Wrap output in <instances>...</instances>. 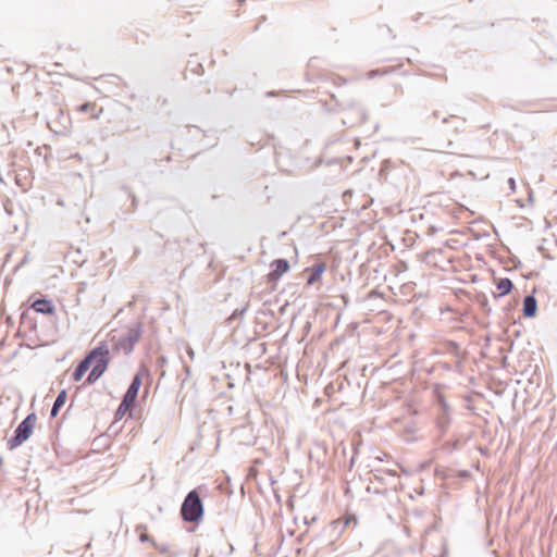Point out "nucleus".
I'll return each mask as SVG.
<instances>
[{"instance_id": "obj_23", "label": "nucleus", "mask_w": 557, "mask_h": 557, "mask_svg": "<svg viewBox=\"0 0 557 557\" xmlns=\"http://www.w3.org/2000/svg\"><path fill=\"white\" fill-rule=\"evenodd\" d=\"M184 370H185V373H186V377H188L190 375V368L187 366V364H184ZM187 379H185L183 382H182V385L185 384V381Z\"/></svg>"}, {"instance_id": "obj_21", "label": "nucleus", "mask_w": 557, "mask_h": 557, "mask_svg": "<svg viewBox=\"0 0 557 557\" xmlns=\"http://www.w3.org/2000/svg\"><path fill=\"white\" fill-rule=\"evenodd\" d=\"M508 185H509V188H510L512 191H515V190H516V181H515V178H513V177H510V178L508 180Z\"/></svg>"}, {"instance_id": "obj_28", "label": "nucleus", "mask_w": 557, "mask_h": 557, "mask_svg": "<svg viewBox=\"0 0 557 557\" xmlns=\"http://www.w3.org/2000/svg\"><path fill=\"white\" fill-rule=\"evenodd\" d=\"M3 463V459L2 457H0V466Z\"/></svg>"}, {"instance_id": "obj_13", "label": "nucleus", "mask_w": 557, "mask_h": 557, "mask_svg": "<svg viewBox=\"0 0 557 557\" xmlns=\"http://www.w3.org/2000/svg\"><path fill=\"white\" fill-rule=\"evenodd\" d=\"M66 397H67V394H66V391L65 389H62L57 398L54 399V403L52 405V408L50 410V417L51 418H55L60 411V409L64 406L65 401H66Z\"/></svg>"}, {"instance_id": "obj_6", "label": "nucleus", "mask_w": 557, "mask_h": 557, "mask_svg": "<svg viewBox=\"0 0 557 557\" xmlns=\"http://www.w3.org/2000/svg\"><path fill=\"white\" fill-rule=\"evenodd\" d=\"M289 270V263L286 259H275L271 263V272L268 274L270 282L277 281Z\"/></svg>"}, {"instance_id": "obj_4", "label": "nucleus", "mask_w": 557, "mask_h": 557, "mask_svg": "<svg viewBox=\"0 0 557 557\" xmlns=\"http://www.w3.org/2000/svg\"><path fill=\"white\" fill-rule=\"evenodd\" d=\"M98 347H102L100 355L94 359L95 364L91 368L89 374L87 375L84 385L94 384L97 380L101 377V375L106 372L109 361H110V350L106 343H100Z\"/></svg>"}, {"instance_id": "obj_17", "label": "nucleus", "mask_w": 557, "mask_h": 557, "mask_svg": "<svg viewBox=\"0 0 557 557\" xmlns=\"http://www.w3.org/2000/svg\"><path fill=\"white\" fill-rule=\"evenodd\" d=\"M357 111H358V117L356 119L355 122H352L350 125H354L356 123H363L366 121V112L362 108H357Z\"/></svg>"}, {"instance_id": "obj_1", "label": "nucleus", "mask_w": 557, "mask_h": 557, "mask_svg": "<svg viewBox=\"0 0 557 557\" xmlns=\"http://www.w3.org/2000/svg\"><path fill=\"white\" fill-rule=\"evenodd\" d=\"M181 517L188 523H198L202 519L203 504L197 490L185 496L181 506Z\"/></svg>"}, {"instance_id": "obj_26", "label": "nucleus", "mask_w": 557, "mask_h": 557, "mask_svg": "<svg viewBox=\"0 0 557 557\" xmlns=\"http://www.w3.org/2000/svg\"><path fill=\"white\" fill-rule=\"evenodd\" d=\"M136 201H137V200H136V197H135V196H133V206H134V207L136 206Z\"/></svg>"}, {"instance_id": "obj_11", "label": "nucleus", "mask_w": 557, "mask_h": 557, "mask_svg": "<svg viewBox=\"0 0 557 557\" xmlns=\"http://www.w3.org/2000/svg\"><path fill=\"white\" fill-rule=\"evenodd\" d=\"M310 271V274L307 278V283L309 285L314 284L319 281L323 272L325 271V264L323 262H317L311 268L308 269Z\"/></svg>"}, {"instance_id": "obj_20", "label": "nucleus", "mask_w": 557, "mask_h": 557, "mask_svg": "<svg viewBox=\"0 0 557 557\" xmlns=\"http://www.w3.org/2000/svg\"><path fill=\"white\" fill-rule=\"evenodd\" d=\"M139 540H140V542H152V540L150 539V536L147 533H141L139 535Z\"/></svg>"}, {"instance_id": "obj_24", "label": "nucleus", "mask_w": 557, "mask_h": 557, "mask_svg": "<svg viewBox=\"0 0 557 557\" xmlns=\"http://www.w3.org/2000/svg\"><path fill=\"white\" fill-rule=\"evenodd\" d=\"M187 355L189 356V358L193 360L195 358V351L193 348L188 347L187 348Z\"/></svg>"}, {"instance_id": "obj_10", "label": "nucleus", "mask_w": 557, "mask_h": 557, "mask_svg": "<svg viewBox=\"0 0 557 557\" xmlns=\"http://www.w3.org/2000/svg\"><path fill=\"white\" fill-rule=\"evenodd\" d=\"M522 312L524 318H534L536 315L537 301L533 295L524 297Z\"/></svg>"}, {"instance_id": "obj_3", "label": "nucleus", "mask_w": 557, "mask_h": 557, "mask_svg": "<svg viewBox=\"0 0 557 557\" xmlns=\"http://www.w3.org/2000/svg\"><path fill=\"white\" fill-rule=\"evenodd\" d=\"M143 335V324L137 322L134 325L129 326L127 333L117 339L115 337L112 338L114 342V347L116 350H122L125 355H129L136 343L140 339Z\"/></svg>"}, {"instance_id": "obj_7", "label": "nucleus", "mask_w": 557, "mask_h": 557, "mask_svg": "<svg viewBox=\"0 0 557 557\" xmlns=\"http://www.w3.org/2000/svg\"><path fill=\"white\" fill-rule=\"evenodd\" d=\"M141 380H143L141 379V371H138L134 375V377H133L128 388L126 389L125 394L123 395L125 397V404L126 403H135L136 401V398H137V395H138V391H139V388L141 386Z\"/></svg>"}, {"instance_id": "obj_19", "label": "nucleus", "mask_w": 557, "mask_h": 557, "mask_svg": "<svg viewBox=\"0 0 557 557\" xmlns=\"http://www.w3.org/2000/svg\"><path fill=\"white\" fill-rule=\"evenodd\" d=\"M152 544H153V546H154L157 549H159V550H160V553H163V554H164V553H168V552H169V548H168V546H166V545H163V544H162V545H159V544H157V543H154V542H152Z\"/></svg>"}, {"instance_id": "obj_12", "label": "nucleus", "mask_w": 557, "mask_h": 557, "mask_svg": "<svg viewBox=\"0 0 557 557\" xmlns=\"http://www.w3.org/2000/svg\"><path fill=\"white\" fill-rule=\"evenodd\" d=\"M496 287L499 293L497 295L494 294V298L503 297V296L509 294L511 292V289L513 288V284L510 278L503 277L497 281Z\"/></svg>"}, {"instance_id": "obj_25", "label": "nucleus", "mask_w": 557, "mask_h": 557, "mask_svg": "<svg viewBox=\"0 0 557 557\" xmlns=\"http://www.w3.org/2000/svg\"><path fill=\"white\" fill-rule=\"evenodd\" d=\"M433 116H435V117H440L438 111H434V112H433Z\"/></svg>"}, {"instance_id": "obj_16", "label": "nucleus", "mask_w": 557, "mask_h": 557, "mask_svg": "<svg viewBox=\"0 0 557 557\" xmlns=\"http://www.w3.org/2000/svg\"><path fill=\"white\" fill-rule=\"evenodd\" d=\"M95 108H96V106H95L94 103H91V102H85V103H83V104H81V106L78 107V110H79L81 112H91V111H94V110H95Z\"/></svg>"}, {"instance_id": "obj_8", "label": "nucleus", "mask_w": 557, "mask_h": 557, "mask_svg": "<svg viewBox=\"0 0 557 557\" xmlns=\"http://www.w3.org/2000/svg\"><path fill=\"white\" fill-rule=\"evenodd\" d=\"M440 405L442 408V413L438 414L436 419V424L440 431L444 433L449 426L450 417L448 414V405L443 398L440 400Z\"/></svg>"}, {"instance_id": "obj_22", "label": "nucleus", "mask_w": 557, "mask_h": 557, "mask_svg": "<svg viewBox=\"0 0 557 557\" xmlns=\"http://www.w3.org/2000/svg\"><path fill=\"white\" fill-rule=\"evenodd\" d=\"M332 524H333L334 529H336L338 527H342V529H344L348 524V521H346L345 523H342L339 521H333Z\"/></svg>"}, {"instance_id": "obj_18", "label": "nucleus", "mask_w": 557, "mask_h": 557, "mask_svg": "<svg viewBox=\"0 0 557 557\" xmlns=\"http://www.w3.org/2000/svg\"><path fill=\"white\" fill-rule=\"evenodd\" d=\"M481 307L482 309L486 312V313H490L491 312V307L488 306V301L486 298H484L482 301H481Z\"/></svg>"}, {"instance_id": "obj_2", "label": "nucleus", "mask_w": 557, "mask_h": 557, "mask_svg": "<svg viewBox=\"0 0 557 557\" xmlns=\"http://www.w3.org/2000/svg\"><path fill=\"white\" fill-rule=\"evenodd\" d=\"M36 420V414L32 412L16 426L13 436L8 441L9 449L17 448L29 438L33 434Z\"/></svg>"}, {"instance_id": "obj_14", "label": "nucleus", "mask_w": 557, "mask_h": 557, "mask_svg": "<svg viewBox=\"0 0 557 557\" xmlns=\"http://www.w3.org/2000/svg\"><path fill=\"white\" fill-rule=\"evenodd\" d=\"M135 403H126L125 404V397L123 396L121 404L119 405L115 418H122L133 406Z\"/></svg>"}, {"instance_id": "obj_9", "label": "nucleus", "mask_w": 557, "mask_h": 557, "mask_svg": "<svg viewBox=\"0 0 557 557\" xmlns=\"http://www.w3.org/2000/svg\"><path fill=\"white\" fill-rule=\"evenodd\" d=\"M32 308L42 314H53L55 308L51 300L47 298H38L32 304Z\"/></svg>"}, {"instance_id": "obj_15", "label": "nucleus", "mask_w": 557, "mask_h": 557, "mask_svg": "<svg viewBox=\"0 0 557 557\" xmlns=\"http://www.w3.org/2000/svg\"><path fill=\"white\" fill-rule=\"evenodd\" d=\"M396 70V67H382V69H376V70H372L369 72L368 76L369 78H373L375 76H380V75H386V74H389L392 72H394Z\"/></svg>"}, {"instance_id": "obj_27", "label": "nucleus", "mask_w": 557, "mask_h": 557, "mask_svg": "<svg viewBox=\"0 0 557 557\" xmlns=\"http://www.w3.org/2000/svg\"><path fill=\"white\" fill-rule=\"evenodd\" d=\"M246 2V0H238V3L242 5Z\"/></svg>"}, {"instance_id": "obj_5", "label": "nucleus", "mask_w": 557, "mask_h": 557, "mask_svg": "<svg viewBox=\"0 0 557 557\" xmlns=\"http://www.w3.org/2000/svg\"><path fill=\"white\" fill-rule=\"evenodd\" d=\"M102 347H95L91 349L88 355L76 366L74 372H73V380L75 382H78L83 379L84 374L89 370L91 362L97 357V355L102 354L101 352Z\"/></svg>"}]
</instances>
